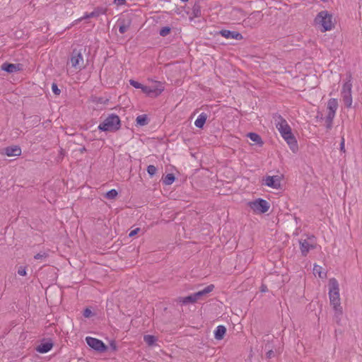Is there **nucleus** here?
I'll return each instance as SVG.
<instances>
[{"label": "nucleus", "instance_id": "22", "mask_svg": "<svg viewBox=\"0 0 362 362\" xmlns=\"http://www.w3.org/2000/svg\"><path fill=\"white\" fill-rule=\"evenodd\" d=\"M247 137L250 138V139L254 142H255L257 144H258L259 146H262L264 144L261 136L254 132H250L247 134Z\"/></svg>", "mask_w": 362, "mask_h": 362}, {"label": "nucleus", "instance_id": "18", "mask_svg": "<svg viewBox=\"0 0 362 362\" xmlns=\"http://www.w3.org/2000/svg\"><path fill=\"white\" fill-rule=\"evenodd\" d=\"M214 288V285L210 284L205 287L203 290L199 291L198 292H196L194 293V296L196 297L197 300H198L204 296L207 295L208 293H211Z\"/></svg>", "mask_w": 362, "mask_h": 362}, {"label": "nucleus", "instance_id": "36", "mask_svg": "<svg viewBox=\"0 0 362 362\" xmlns=\"http://www.w3.org/2000/svg\"><path fill=\"white\" fill-rule=\"evenodd\" d=\"M83 315L85 317L88 318L93 316V313L90 308H87L84 310Z\"/></svg>", "mask_w": 362, "mask_h": 362}, {"label": "nucleus", "instance_id": "28", "mask_svg": "<svg viewBox=\"0 0 362 362\" xmlns=\"http://www.w3.org/2000/svg\"><path fill=\"white\" fill-rule=\"evenodd\" d=\"M144 340L148 346H153L157 341V339L153 335L147 334L144 337Z\"/></svg>", "mask_w": 362, "mask_h": 362}, {"label": "nucleus", "instance_id": "1", "mask_svg": "<svg viewBox=\"0 0 362 362\" xmlns=\"http://www.w3.org/2000/svg\"><path fill=\"white\" fill-rule=\"evenodd\" d=\"M329 297L330 304L333 306L335 312L334 317L337 319V322L339 323L343 311L340 303L339 286L335 278L329 280Z\"/></svg>", "mask_w": 362, "mask_h": 362}, {"label": "nucleus", "instance_id": "27", "mask_svg": "<svg viewBox=\"0 0 362 362\" xmlns=\"http://www.w3.org/2000/svg\"><path fill=\"white\" fill-rule=\"evenodd\" d=\"M322 267L315 264L313 267V274L315 275H318L320 278L323 279L326 276V274L322 272Z\"/></svg>", "mask_w": 362, "mask_h": 362}, {"label": "nucleus", "instance_id": "13", "mask_svg": "<svg viewBox=\"0 0 362 362\" xmlns=\"http://www.w3.org/2000/svg\"><path fill=\"white\" fill-rule=\"evenodd\" d=\"M219 33L221 36L227 38V39H235L238 40H240L243 38L241 33L236 31H230L229 30H221Z\"/></svg>", "mask_w": 362, "mask_h": 362}, {"label": "nucleus", "instance_id": "37", "mask_svg": "<svg viewBox=\"0 0 362 362\" xmlns=\"http://www.w3.org/2000/svg\"><path fill=\"white\" fill-rule=\"evenodd\" d=\"M18 274L21 276L26 275V268L25 267L21 266L18 269Z\"/></svg>", "mask_w": 362, "mask_h": 362}, {"label": "nucleus", "instance_id": "38", "mask_svg": "<svg viewBox=\"0 0 362 362\" xmlns=\"http://www.w3.org/2000/svg\"><path fill=\"white\" fill-rule=\"evenodd\" d=\"M139 230H140V228H135V229L132 230L129 233V237H133V236L136 235L138 233V232H139Z\"/></svg>", "mask_w": 362, "mask_h": 362}, {"label": "nucleus", "instance_id": "35", "mask_svg": "<svg viewBox=\"0 0 362 362\" xmlns=\"http://www.w3.org/2000/svg\"><path fill=\"white\" fill-rule=\"evenodd\" d=\"M52 92L57 95H59L61 93L60 89L58 88L57 85L54 83H53L52 85Z\"/></svg>", "mask_w": 362, "mask_h": 362}, {"label": "nucleus", "instance_id": "40", "mask_svg": "<svg viewBox=\"0 0 362 362\" xmlns=\"http://www.w3.org/2000/svg\"><path fill=\"white\" fill-rule=\"evenodd\" d=\"M115 4H116L117 6H122L124 5L126 2L125 0H115Z\"/></svg>", "mask_w": 362, "mask_h": 362}, {"label": "nucleus", "instance_id": "8", "mask_svg": "<svg viewBox=\"0 0 362 362\" xmlns=\"http://www.w3.org/2000/svg\"><path fill=\"white\" fill-rule=\"evenodd\" d=\"M88 345L94 350L99 352H104L107 350V346L100 339L91 337L86 338Z\"/></svg>", "mask_w": 362, "mask_h": 362}, {"label": "nucleus", "instance_id": "6", "mask_svg": "<svg viewBox=\"0 0 362 362\" xmlns=\"http://www.w3.org/2000/svg\"><path fill=\"white\" fill-rule=\"evenodd\" d=\"M351 88V75H349L348 80L343 84L341 89L343 101L345 106L348 108H350L352 105Z\"/></svg>", "mask_w": 362, "mask_h": 362}, {"label": "nucleus", "instance_id": "11", "mask_svg": "<svg viewBox=\"0 0 362 362\" xmlns=\"http://www.w3.org/2000/svg\"><path fill=\"white\" fill-rule=\"evenodd\" d=\"M284 140L286 141L289 148L292 151V152L296 153L298 150V143L296 137L293 134V133H290L284 136H283Z\"/></svg>", "mask_w": 362, "mask_h": 362}, {"label": "nucleus", "instance_id": "16", "mask_svg": "<svg viewBox=\"0 0 362 362\" xmlns=\"http://www.w3.org/2000/svg\"><path fill=\"white\" fill-rule=\"evenodd\" d=\"M299 243L300 252L302 255L304 257L308 255L310 249H313L315 247L314 245L310 244L307 240H299Z\"/></svg>", "mask_w": 362, "mask_h": 362}, {"label": "nucleus", "instance_id": "24", "mask_svg": "<svg viewBox=\"0 0 362 362\" xmlns=\"http://www.w3.org/2000/svg\"><path fill=\"white\" fill-rule=\"evenodd\" d=\"M136 124L139 126H145L148 124V120L146 115H139L136 119Z\"/></svg>", "mask_w": 362, "mask_h": 362}, {"label": "nucleus", "instance_id": "39", "mask_svg": "<svg viewBox=\"0 0 362 362\" xmlns=\"http://www.w3.org/2000/svg\"><path fill=\"white\" fill-rule=\"evenodd\" d=\"M340 151L342 152H345V146H344V137L341 138V141L340 143Z\"/></svg>", "mask_w": 362, "mask_h": 362}, {"label": "nucleus", "instance_id": "10", "mask_svg": "<svg viewBox=\"0 0 362 362\" xmlns=\"http://www.w3.org/2000/svg\"><path fill=\"white\" fill-rule=\"evenodd\" d=\"M71 63L73 67H81L83 64V58L80 51L74 49L71 52Z\"/></svg>", "mask_w": 362, "mask_h": 362}, {"label": "nucleus", "instance_id": "42", "mask_svg": "<svg viewBox=\"0 0 362 362\" xmlns=\"http://www.w3.org/2000/svg\"><path fill=\"white\" fill-rule=\"evenodd\" d=\"M233 11L238 12V13H242L243 12V11L241 9H240V8H235V9L233 10Z\"/></svg>", "mask_w": 362, "mask_h": 362}, {"label": "nucleus", "instance_id": "33", "mask_svg": "<svg viewBox=\"0 0 362 362\" xmlns=\"http://www.w3.org/2000/svg\"><path fill=\"white\" fill-rule=\"evenodd\" d=\"M156 171H157V168L153 165H149L147 167V172L149 174V175L151 177L156 174Z\"/></svg>", "mask_w": 362, "mask_h": 362}, {"label": "nucleus", "instance_id": "21", "mask_svg": "<svg viewBox=\"0 0 362 362\" xmlns=\"http://www.w3.org/2000/svg\"><path fill=\"white\" fill-rule=\"evenodd\" d=\"M207 119V115L204 112L201 113L194 122V125L198 128H203Z\"/></svg>", "mask_w": 362, "mask_h": 362}, {"label": "nucleus", "instance_id": "7", "mask_svg": "<svg viewBox=\"0 0 362 362\" xmlns=\"http://www.w3.org/2000/svg\"><path fill=\"white\" fill-rule=\"evenodd\" d=\"M250 207L257 213L264 214L270 207V205L267 201L263 199H257L253 202H249Z\"/></svg>", "mask_w": 362, "mask_h": 362}, {"label": "nucleus", "instance_id": "25", "mask_svg": "<svg viewBox=\"0 0 362 362\" xmlns=\"http://www.w3.org/2000/svg\"><path fill=\"white\" fill-rule=\"evenodd\" d=\"M192 14L194 17H199L202 14L201 6L199 3H195L192 8Z\"/></svg>", "mask_w": 362, "mask_h": 362}, {"label": "nucleus", "instance_id": "5", "mask_svg": "<svg viewBox=\"0 0 362 362\" xmlns=\"http://www.w3.org/2000/svg\"><path fill=\"white\" fill-rule=\"evenodd\" d=\"M273 119H274L276 127L282 137L292 132L291 128L287 121L281 115L277 113L274 114Z\"/></svg>", "mask_w": 362, "mask_h": 362}, {"label": "nucleus", "instance_id": "20", "mask_svg": "<svg viewBox=\"0 0 362 362\" xmlns=\"http://www.w3.org/2000/svg\"><path fill=\"white\" fill-rule=\"evenodd\" d=\"M265 185L275 189H277L279 186L278 180L274 176H267L265 179Z\"/></svg>", "mask_w": 362, "mask_h": 362}, {"label": "nucleus", "instance_id": "30", "mask_svg": "<svg viewBox=\"0 0 362 362\" xmlns=\"http://www.w3.org/2000/svg\"><path fill=\"white\" fill-rule=\"evenodd\" d=\"M48 257V254L47 252H39L37 254H36L35 256H34V258L37 260H41L42 262H44L47 259V258Z\"/></svg>", "mask_w": 362, "mask_h": 362}, {"label": "nucleus", "instance_id": "45", "mask_svg": "<svg viewBox=\"0 0 362 362\" xmlns=\"http://www.w3.org/2000/svg\"><path fill=\"white\" fill-rule=\"evenodd\" d=\"M111 346L113 348V349H116V346L115 344H111Z\"/></svg>", "mask_w": 362, "mask_h": 362}, {"label": "nucleus", "instance_id": "26", "mask_svg": "<svg viewBox=\"0 0 362 362\" xmlns=\"http://www.w3.org/2000/svg\"><path fill=\"white\" fill-rule=\"evenodd\" d=\"M175 179V177L173 174L168 173L163 178V182L165 185H170L173 183Z\"/></svg>", "mask_w": 362, "mask_h": 362}, {"label": "nucleus", "instance_id": "14", "mask_svg": "<svg viewBox=\"0 0 362 362\" xmlns=\"http://www.w3.org/2000/svg\"><path fill=\"white\" fill-rule=\"evenodd\" d=\"M4 153L7 156H18L21 154V148L18 146H11L4 148Z\"/></svg>", "mask_w": 362, "mask_h": 362}, {"label": "nucleus", "instance_id": "9", "mask_svg": "<svg viewBox=\"0 0 362 362\" xmlns=\"http://www.w3.org/2000/svg\"><path fill=\"white\" fill-rule=\"evenodd\" d=\"M164 90V87L159 84L157 86H144L142 88V92L151 97H158Z\"/></svg>", "mask_w": 362, "mask_h": 362}, {"label": "nucleus", "instance_id": "3", "mask_svg": "<svg viewBox=\"0 0 362 362\" xmlns=\"http://www.w3.org/2000/svg\"><path fill=\"white\" fill-rule=\"evenodd\" d=\"M338 101L335 98H330L327 105V115L325 118V126L327 130H330L333 126V120L338 108Z\"/></svg>", "mask_w": 362, "mask_h": 362}, {"label": "nucleus", "instance_id": "15", "mask_svg": "<svg viewBox=\"0 0 362 362\" xmlns=\"http://www.w3.org/2000/svg\"><path fill=\"white\" fill-rule=\"evenodd\" d=\"M105 10L103 8L98 7L94 9L93 11L86 13L83 17L78 19V21H81L83 19L90 18H96L98 17L101 14H104Z\"/></svg>", "mask_w": 362, "mask_h": 362}, {"label": "nucleus", "instance_id": "17", "mask_svg": "<svg viewBox=\"0 0 362 362\" xmlns=\"http://www.w3.org/2000/svg\"><path fill=\"white\" fill-rule=\"evenodd\" d=\"M53 346V344L51 341H43L39 344L36 350L37 352L45 354L51 350Z\"/></svg>", "mask_w": 362, "mask_h": 362}, {"label": "nucleus", "instance_id": "29", "mask_svg": "<svg viewBox=\"0 0 362 362\" xmlns=\"http://www.w3.org/2000/svg\"><path fill=\"white\" fill-rule=\"evenodd\" d=\"M130 26V22L125 23L124 21L121 23V24L119 26V32L121 34H124L127 32V30L129 29Z\"/></svg>", "mask_w": 362, "mask_h": 362}, {"label": "nucleus", "instance_id": "12", "mask_svg": "<svg viewBox=\"0 0 362 362\" xmlns=\"http://www.w3.org/2000/svg\"><path fill=\"white\" fill-rule=\"evenodd\" d=\"M22 65L21 64H11L8 62H4L1 66V69L7 73L12 74L21 71Z\"/></svg>", "mask_w": 362, "mask_h": 362}, {"label": "nucleus", "instance_id": "34", "mask_svg": "<svg viewBox=\"0 0 362 362\" xmlns=\"http://www.w3.org/2000/svg\"><path fill=\"white\" fill-rule=\"evenodd\" d=\"M129 83L133 86L135 88H140L142 90V88H144V85H142L141 83L133 80V79H131L129 81Z\"/></svg>", "mask_w": 362, "mask_h": 362}, {"label": "nucleus", "instance_id": "2", "mask_svg": "<svg viewBox=\"0 0 362 362\" xmlns=\"http://www.w3.org/2000/svg\"><path fill=\"white\" fill-rule=\"evenodd\" d=\"M121 127V121L118 115L110 114L101 122L98 129L103 132H115Z\"/></svg>", "mask_w": 362, "mask_h": 362}, {"label": "nucleus", "instance_id": "41", "mask_svg": "<svg viewBox=\"0 0 362 362\" xmlns=\"http://www.w3.org/2000/svg\"><path fill=\"white\" fill-rule=\"evenodd\" d=\"M274 356V352L272 350H269L267 352V357L271 358Z\"/></svg>", "mask_w": 362, "mask_h": 362}, {"label": "nucleus", "instance_id": "19", "mask_svg": "<svg viewBox=\"0 0 362 362\" xmlns=\"http://www.w3.org/2000/svg\"><path fill=\"white\" fill-rule=\"evenodd\" d=\"M226 333V328L223 325H218L214 331V337L217 340H221L223 339L224 335Z\"/></svg>", "mask_w": 362, "mask_h": 362}, {"label": "nucleus", "instance_id": "44", "mask_svg": "<svg viewBox=\"0 0 362 362\" xmlns=\"http://www.w3.org/2000/svg\"><path fill=\"white\" fill-rule=\"evenodd\" d=\"M317 117L320 118V119H324L322 115H321V116L317 115Z\"/></svg>", "mask_w": 362, "mask_h": 362}, {"label": "nucleus", "instance_id": "32", "mask_svg": "<svg viewBox=\"0 0 362 362\" xmlns=\"http://www.w3.org/2000/svg\"><path fill=\"white\" fill-rule=\"evenodd\" d=\"M170 31H171V28L170 27H168V26H165V27L162 28L160 30L159 34L162 37H165L168 34H170Z\"/></svg>", "mask_w": 362, "mask_h": 362}, {"label": "nucleus", "instance_id": "23", "mask_svg": "<svg viewBox=\"0 0 362 362\" xmlns=\"http://www.w3.org/2000/svg\"><path fill=\"white\" fill-rule=\"evenodd\" d=\"M178 301L186 305L189 303H194L197 301L196 297L194 296V293L186 296V297H180L178 298Z\"/></svg>", "mask_w": 362, "mask_h": 362}, {"label": "nucleus", "instance_id": "43", "mask_svg": "<svg viewBox=\"0 0 362 362\" xmlns=\"http://www.w3.org/2000/svg\"><path fill=\"white\" fill-rule=\"evenodd\" d=\"M265 288H266V286H262V290L261 291L264 292L266 291Z\"/></svg>", "mask_w": 362, "mask_h": 362}, {"label": "nucleus", "instance_id": "46", "mask_svg": "<svg viewBox=\"0 0 362 362\" xmlns=\"http://www.w3.org/2000/svg\"><path fill=\"white\" fill-rule=\"evenodd\" d=\"M181 1H183V2H186L188 0H180Z\"/></svg>", "mask_w": 362, "mask_h": 362}, {"label": "nucleus", "instance_id": "31", "mask_svg": "<svg viewBox=\"0 0 362 362\" xmlns=\"http://www.w3.org/2000/svg\"><path fill=\"white\" fill-rule=\"evenodd\" d=\"M117 191L115 189H112L106 193L105 197L108 199H113L117 196Z\"/></svg>", "mask_w": 362, "mask_h": 362}, {"label": "nucleus", "instance_id": "4", "mask_svg": "<svg viewBox=\"0 0 362 362\" xmlns=\"http://www.w3.org/2000/svg\"><path fill=\"white\" fill-rule=\"evenodd\" d=\"M315 22L322 27V32L330 30L334 26L332 16L327 11H320L315 17Z\"/></svg>", "mask_w": 362, "mask_h": 362}]
</instances>
